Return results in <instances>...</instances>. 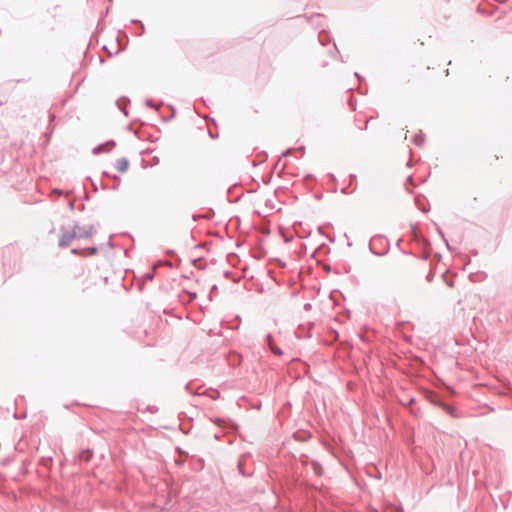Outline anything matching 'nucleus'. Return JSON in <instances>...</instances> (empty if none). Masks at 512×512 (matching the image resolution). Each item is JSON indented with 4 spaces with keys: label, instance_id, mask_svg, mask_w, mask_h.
<instances>
[{
    "label": "nucleus",
    "instance_id": "13d9d810",
    "mask_svg": "<svg viewBox=\"0 0 512 512\" xmlns=\"http://www.w3.org/2000/svg\"><path fill=\"white\" fill-rule=\"evenodd\" d=\"M185 389H186L188 392H190V385H189V384H187V385L185 386Z\"/></svg>",
    "mask_w": 512,
    "mask_h": 512
},
{
    "label": "nucleus",
    "instance_id": "e433bc0d",
    "mask_svg": "<svg viewBox=\"0 0 512 512\" xmlns=\"http://www.w3.org/2000/svg\"><path fill=\"white\" fill-rule=\"evenodd\" d=\"M341 193L345 195L350 194L351 192L349 191V186L343 187L341 189Z\"/></svg>",
    "mask_w": 512,
    "mask_h": 512
},
{
    "label": "nucleus",
    "instance_id": "f03ea898",
    "mask_svg": "<svg viewBox=\"0 0 512 512\" xmlns=\"http://www.w3.org/2000/svg\"><path fill=\"white\" fill-rule=\"evenodd\" d=\"M80 229H81V226L79 225V223H75L73 225V228L71 231H68L64 226H61V228H60L61 236L59 238V243H58L59 247H61V248L68 247L73 239H77L76 238L77 230H80Z\"/></svg>",
    "mask_w": 512,
    "mask_h": 512
},
{
    "label": "nucleus",
    "instance_id": "473e14b6",
    "mask_svg": "<svg viewBox=\"0 0 512 512\" xmlns=\"http://www.w3.org/2000/svg\"><path fill=\"white\" fill-rule=\"evenodd\" d=\"M86 179H87V180H89V181L91 182V185H92V187H93V190H94V191H97V190H98V188H97V186H96L95 182L92 180V178H91L90 176H87V177H86Z\"/></svg>",
    "mask_w": 512,
    "mask_h": 512
},
{
    "label": "nucleus",
    "instance_id": "4be33fe9",
    "mask_svg": "<svg viewBox=\"0 0 512 512\" xmlns=\"http://www.w3.org/2000/svg\"><path fill=\"white\" fill-rule=\"evenodd\" d=\"M265 255H266V251L264 250L263 247L259 246L257 248V250L254 252L253 257L257 260H261L265 257Z\"/></svg>",
    "mask_w": 512,
    "mask_h": 512
},
{
    "label": "nucleus",
    "instance_id": "7ed1b4c3",
    "mask_svg": "<svg viewBox=\"0 0 512 512\" xmlns=\"http://www.w3.org/2000/svg\"><path fill=\"white\" fill-rule=\"evenodd\" d=\"M250 457V453H244L240 455L237 461V470L243 477H250L253 474V469L246 468V462Z\"/></svg>",
    "mask_w": 512,
    "mask_h": 512
},
{
    "label": "nucleus",
    "instance_id": "603ef678",
    "mask_svg": "<svg viewBox=\"0 0 512 512\" xmlns=\"http://www.w3.org/2000/svg\"><path fill=\"white\" fill-rule=\"evenodd\" d=\"M315 197H316L317 200H321L322 199V194H317V195H315Z\"/></svg>",
    "mask_w": 512,
    "mask_h": 512
},
{
    "label": "nucleus",
    "instance_id": "f704fd0d",
    "mask_svg": "<svg viewBox=\"0 0 512 512\" xmlns=\"http://www.w3.org/2000/svg\"><path fill=\"white\" fill-rule=\"evenodd\" d=\"M145 105H146L147 107H150V108H153V107H154V106H153V101H152V99H146V100H145Z\"/></svg>",
    "mask_w": 512,
    "mask_h": 512
},
{
    "label": "nucleus",
    "instance_id": "72a5a7b5",
    "mask_svg": "<svg viewBox=\"0 0 512 512\" xmlns=\"http://www.w3.org/2000/svg\"><path fill=\"white\" fill-rule=\"evenodd\" d=\"M328 177L333 182V184L335 185L336 182H337V179H336L335 175L333 173H329Z\"/></svg>",
    "mask_w": 512,
    "mask_h": 512
},
{
    "label": "nucleus",
    "instance_id": "58836bf2",
    "mask_svg": "<svg viewBox=\"0 0 512 512\" xmlns=\"http://www.w3.org/2000/svg\"><path fill=\"white\" fill-rule=\"evenodd\" d=\"M53 193L56 194L57 196H60V195L63 194V191L61 189H57L56 188V189L53 190Z\"/></svg>",
    "mask_w": 512,
    "mask_h": 512
},
{
    "label": "nucleus",
    "instance_id": "9d476101",
    "mask_svg": "<svg viewBox=\"0 0 512 512\" xmlns=\"http://www.w3.org/2000/svg\"><path fill=\"white\" fill-rule=\"evenodd\" d=\"M426 198L422 195H416L415 196V204L417 208L422 211L423 213H427L429 211V208L425 204Z\"/></svg>",
    "mask_w": 512,
    "mask_h": 512
},
{
    "label": "nucleus",
    "instance_id": "8fccbe9b",
    "mask_svg": "<svg viewBox=\"0 0 512 512\" xmlns=\"http://www.w3.org/2000/svg\"><path fill=\"white\" fill-rule=\"evenodd\" d=\"M102 175H103V176H105V177H110V178H111V176H112V175H110V174H109L108 172H106V171H103Z\"/></svg>",
    "mask_w": 512,
    "mask_h": 512
},
{
    "label": "nucleus",
    "instance_id": "a878e982",
    "mask_svg": "<svg viewBox=\"0 0 512 512\" xmlns=\"http://www.w3.org/2000/svg\"><path fill=\"white\" fill-rule=\"evenodd\" d=\"M217 291H218V286H217L216 284H214V285L211 287V289H210V291H209V294H208V297H209V299H210V300H212V295H213L214 293H216Z\"/></svg>",
    "mask_w": 512,
    "mask_h": 512
},
{
    "label": "nucleus",
    "instance_id": "6e6d98bb",
    "mask_svg": "<svg viewBox=\"0 0 512 512\" xmlns=\"http://www.w3.org/2000/svg\"><path fill=\"white\" fill-rule=\"evenodd\" d=\"M69 207H70L71 210H73L74 209V202H70Z\"/></svg>",
    "mask_w": 512,
    "mask_h": 512
},
{
    "label": "nucleus",
    "instance_id": "09e8293b",
    "mask_svg": "<svg viewBox=\"0 0 512 512\" xmlns=\"http://www.w3.org/2000/svg\"><path fill=\"white\" fill-rule=\"evenodd\" d=\"M317 230L321 235H324L323 228L321 226H319Z\"/></svg>",
    "mask_w": 512,
    "mask_h": 512
},
{
    "label": "nucleus",
    "instance_id": "c9c22d12",
    "mask_svg": "<svg viewBox=\"0 0 512 512\" xmlns=\"http://www.w3.org/2000/svg\"><path fill=\"white\" fill-rule=\"evenodd\" d=\"M223 276L226 278V279H230L232 277V272L231 271H224L223 273Z\"/></svg>",
    "mask_w": 512,
    "mask_h": 512
},
{
    "label": "nucleus",
    "instance_id": "69168bd1",
    "mask_svg": "<svg viewBox=\"0 0 512 512\" xmlns=\"http://www.w3.org/2000/svg\"><path fill=\"white\" fill-rule=\"evenodd\" d=\"M206 219H209L210 218V213H207V215L205 216Z\"/></svg>",
    "mask_w": 512,
    "mask_h": 512
},
{
    "label": "nucleus",
    "instance_id": "c85d7f7f",
    "mask_svg": "<svg viewBox=\"0 0 512 512\" xmlns=\"http://www.w3.org/2000/svg\"><path fill=\"white\" fill-rule=\"evenodd\" d=\"M154 276H155L154 272H148V273H146V274L144 275V278H145L146 280L152 281V280L154 279Z\"/></svg>",
    "mask_w": 512,
    "mask_h": 512
},
{
    "label": "nucleus",
    "instance_id": "c756f323",
    "mask_svg": "<svg viewBox=\"0 0 512 512\" xmlns=\"http://www.w3.org/2000/svg\"><path fill=\"white\" fill-rule=\"evenodd\" d=\"M434 276H435L434 271H430V272L427 274V276H426V280H427V282H432V281H433V279H434Z\"/></svg>",
    "mask_w": 512,
    "mask_h": 512
},
{
    "label": "nucleus",
    "instance_id": "f3484780",
    "mask_svg": "<svg viewBox=\"0 0 512 512\" xmlns=\"http://www.w3.org/2000/svg\"><path fill=\"white\" fill-rule=\"evenodd\" d=\"M311 466H312V470L313 472L317 475V476H321L323 474V467L322 465L316 461V460H312L311 462Z\"/></svg>",
    "mask_w": 512,
    "mask_h": 512
},
{
    "label": "nucleus",
    "instance_id": "2f4dec72",
    "mask_svg": "<svg viewBox=\"0 0 512 512\" xmlns=\"http://www.w3.org/2000/svg\"><path fill=\"white\" fill-rule=\"evenodd\" d=\"M322 268L325 272L330 273L332 271V268L329 264H322Z\"/></svg>",
    "mask_w": 512,
    "mask_h": 512
},
{
    "label": "nucleus",
    "instance_id": "6ab92c4d",
    "mask_svg": "<svg viewBox=\"0 0 512 512\" xmlns=\"http://www.w3.org/2000/svg\"><path fill=\"white\" fill-rule=\"evenodd\" d=\"M122 102H125V103L127 104V103H129L130 101H129V99H128V98H126V97H122V98H120V99H118V100L116 101V104H117V106H118L119 110H120V111H122V112H123V114H124L125 116H127V115H128V110H127V108H126V107H122V106H121V103H122Z\"/></svg>",
    "mask_w": 512,
    "mask_h": 512
},
{
    "label": "nucleus",
    "instance_id": "79ce46f5",
    "mask_svg": "<svg viewBox=\"0 0 512 512\" xmlns=\"http://www.w3.org/2000/svg\"><path fill=\"white\" fill-rule=\"evenodd\" d=\"M201 261H202V258H196V259L192 260V263H193L194 265H197V264H198L199 262H201Z\"/></svg>",
    "mask_w": 512,
    "mask_h": 512
},
{
    "label": "nucleus",
    "instance_id": "6e6552de",
    "mask_svg": "<svg viewBox=\"0 0 512 512\" xmlns=\"http://www.w3.org/2000/svg\"><path fill=\"white\" fill-rule=\"evenodd\" d=\"M293 438L299 442H306L312 438V433L309 430L299 429L293 433Z\"/></svg>",
    "mask_w": 512,
    "mask_h": 512
},
{
    "label": "nucleus",
    "instance_id": "338daca9",
    "mask_svg": "<svg viewBox=\"0 0 512 512\" xmlns=\"http://www.w3.org/2000/svg\"><path fill=\"white\" fill-rule=\"evenodd\" d=\"M206 219H209L210 218V213H207V215L205 216Z\"/></svg>",
    "mask_w": 512,
    "mask_h": 512
},
{
    "label": "nucleus",
    "instance_id": "bb28decb",
    "mask_svg": "<svg viewBox=\"0 0 512 512\" xmlns=\"http://www.w3.org/2000/svg\"><path fill=\"white\" fill-rule=\"evenodd\" d=\"M435 227H436V231H437V233L441 236V238L443 239V241H446V237H445V235H444L443 230H442V229L439 227V225H437L436 223H435Z\"/></svg>",
    "mask_w": 512,
    "mask_h": 512
},
{
    "label": "nucleus",
    "instance_id": "ddd939ff",
    "mask_svg": "<svg viewBox=\"0 0 512 512\" xmlns=\"http://www.w3.org/2000/svg\"><path fill=\"white\" fill-rule=\"evenodd\" d=\"M111 179L114 181V184L111 187H108L106 184L101 183V189H103V190H106V189L117 190L118 187H119L121 178L118 175L114 174V175L111 176Z\"/></svg>",
    "mask_w": 512,
    "mask_h": 512
},
{
    "label": "nucleus",
    "instance_id": "39448f33",
    "mask_svg": "<svg viewBox=\"0 0 512 512\" xmlns=\"http://www.w3.org/2000/svg\"><path fill=\"white\" fill-rule=\"evenodd\" d=\"M93 455H94V453H93L92 449L84 448V449H81L79 451V453L76 455L75 461L78 463H82V462L87 463L92 459Z\"/></svg>",
    "mask_w": 512,
    "mask_h": 512
},
{
    "label": "nucleus",
    "instance_id": "9b49d317",
    "mask_svg": "<svg viewBox=\"0 0 512 512\" xmlns=\"http://www.w3.org/2000/svg\"><path fill=\"white\" fill-rule=\"evenodd\" d=\"M128 168H129V160L126 157H122L117 160L116 169L119 172L124 173L128 170Z\"/></svg>",
    "mask_w": 512,
    "mask_h": 512
},
{
    "label": "nucleus",
    "instance_id": "aec40b11",
    "mask_svg": "<svg viewBox=\"0 0 512 512\" xmlns=\"http://www.w3.org/2000/svg\"><path fill=\"white\" fill-rule=\"evenodd\" d=\"M320 252H323L325 254H329L330 253V247L325 244V243H322L315 252L312 253L311 257L314 258L316 253H320Z\"/></svg>",
    "mask_w": 512,
    "mask_h": 512
},
{
    "label": "nucleus",
    "instance_id": "a19ab883",
    "mask_svg": "<svg viewBox=\"0 0 512 512\" xmlns=\"http://www.w3.org/2000/svg\"><path fill=\"white\" fill-rule=\"evenodd\" d=\"M312 308V305L310 303L304 304V310L308 311Z\"/></svg>",
    "mask_w": 512,
    "mask_h": 512
},
{
    "label": "nucleus",
    "instance_id": "dca6fc26",
    "mask_svg": "<svg viewBox=\"0 0 512 512\" xmlns=\"http://www.w3.org/2000/svg\"><path fill=\"white\" fill-rule=\"evenodd\" d=\"M412 142L414 145L418 147L422 146L425 142V135L422 132L415 134L412 139Z\"/></svg>",
    "mask_w": 512,
    "mask_h": 512
},
{
    "label": "nucleus",
    "instance_id": "cd10ccee",
    "mask_svg": "<svg viewBox=\"0 0 512 512\" xmlns=\"http://www.w3.org/2000/svg\"><path fill=\"white\" fill-rule=\"evenodd\" d=\"M408 185H411L412 187L416 186V184L414 183L413 177L411 175H409L406 180V186L408 187Z\"/></svg>",
    "mask_w": 512,
    "mask_h": 512
},
{
    "label": "nucleus",
    "instance_id": "680f3d73",
    "mask_svg": "<svg viewBox=\"0 0 512 512\" xmlns=\"http://www.w3.org/2000/svg\"><path fill=\"white\" fill-rule=\"evenodd\" d=\"M401 252H402L403 254H406V255H407V254H411V252H407V251H405V250H401Z\"/></svg>",
    "mask_w": 512,
    "mask_h": 512
},
{
    "label": "nucleus",
    "instance_id": "a18cd8bd",
    "mask_svg": "<svg viewBox=\"0 0 512 512\" xmlns=\"http://www.w3.org/2000/svg\"><path fill=\"white\" fill-rule=\"evenodd\" d=\"M329 242L331 243H334L335 242V237L334 236H327Z\"/></svg>",
    "mask_w": 512,
    "mask_h": 512
},
{
    "label": "nucleus",
    "instance_id": "37998d69",
    "mask_svg": "<svg viewBox=\"0 0 512 512\" xmlns=\"http://www.w3.org/2000/svg\"><path fill=\"white\" fill-rule=\"evenodd\" d=\"M349 179H350V183H352L356 179V175L355 174H350L349 175Z\"/></svg>",
    "mask_w": 512,
    "mask_h": 512
},
{
    "label": "nucleus",
    "instance_id": "5701e85b",
    "mask_svg": "<svg viewBox=\"0 0 512 512\" xmlns=\"http://www.w3.org/2000/svg\"><path fill=\"white\" fill-rule=\"evenodd\" d=\"M132 23L140 26L141 31H140L139 35H142L145 31V27H144V24L142 23V21L138 20V19H134V20H132Z\"/></svg>",
    "mask_w": 512,
    "mask_h": 512
},
{
    "label": "nucleus",
    "instance_id": "49530a36",
    "mask_svg": "<svg viewBox=\"0 0 512 512\" xmlns=\"http://www.w3.org/2000/svg\"><path fill=\"white\" fill-rule=\"evenodd\" d=\"M209 136L212 138V139H215L218 137L217 134L214 135V133H212L211 131H209Z\"/></svg>",
    "mask_w": 512,
    "mask_h": 512
},
{
    "label": "nucleus",
    "instance_id": "052dcab7",
    "mask_svg": "<svg viewBox=\"0 0 512 512\" xmlns=\"http://www.w3.org/2000/svg\"><path fill=\"white\" fill-rule=\"evenodd\" d=\"M447 284H448V286L453 287V282L452 281H449V282L447 281Z\"/></svg>",
    "mask_w": 512,
    "mask_h": 512
},
{
    "label": "nucleus",
    "instance_id": "393cba45",
    "mask_svg": "<svg viewBox=\"0 0 512 512\" xmlns=\"http://www.w3.org/2000/svg\"><path fill=\"white\" fill-rule=\"evenodd\" d=\"M265 341L268 346H272L273 336L271 333H267L265 336Z\"/></svg>",
    "mask_w": 512,
    "mask_h": 512
},
{
    "label": "nucleus",
    "instance_id": "b1692460",
    "mask_svg": "<svg viewBox=\"0 0 512 512\" xmlns=\"http://www.w3.org/2000/svg\"><path fill=\"white\" fill-rule=\"evenodd\" d=\"M270 349H271L272 353H273V354H275V355H277V356H281V355H283V351H282V349H281V348H279V347H272V346H271V347H270Z\"/></svg>",
    "mask_w": 512,
    "mask_h": 512
},
{
    "label": "nucleus",
    "instance_id": "423d86ee",
    "mask_svg": "<svg viewBox=\"0 0 512 512\" xmlns=\"http://www.w3.org/2000/svg\"><path fill=\"white\" fill-rule=\"evenodd\" d=\"M309 327L306 329L305 325L301 324L298 326L297 331L295 333L298 339H309L311 338V328L314 326L313 322H309Z\"/></svg>",
    "mask_w": 512,
    "mask_h": 512
},
{
    "label": "nucleus",
    "instance_id": "774afa93",
    "mask_svg": "<svg viewBox=\"0 0 512 512\" xmlns=\"http://www.w3.org/2000/svg\"><path fill=\"white\" fill-rule=\"evenodd\" d=\"M471 253H472V255H474V256H476V255H477V251H472Z\"/></svg>",
    "mask_w": 512,
    "mask_h": 512
},
{
    "label": "nucleus",
    "instance_id": "0eeeda50",
    "mask_svg": "<svg viewBox=\"0 0 512 512\" xmlns=\"http://www.w3.org/2000/svg\"><path fill=\"white\" fill-rule=\"evenodd\" d=\"M213 422L220 427L227 428L232 431H235L238 429V424L230 419L226 420V419H222V418H215L213 420Z\"/></svg>",
    "mask_w": 512,
    "mask_h": 512
},
{
    "label": "nucleus",
    "instance_id": "de8ad7c7",
    "mask_svg": "<svg viewBox=\"0 0 512 512\" xmlns=\"http://www.w3.org/2000/svg\"><path fill=\"white\" fill-rule=\"evenodd\" d=\"M395 512H404V509L400 506V507H396L395 508Z\"/></svg>",
    "mask_w": 512,
    "mask_h": 512
},
{
    "label": "nucleus",
    "instance_id": "f8f14e48",
    "mask_svg": "<svg viewBox=\"0 0 512 512\" xmlns=\"http://www.w3.org/2000/svg\"><path fill=\"white\" fill-rule=\"evenodd\" d=\"M318 40L322 46H326L328 43H330L331 37L329 33L323 29L318 34Z\"/></svg>",
    "mask_w": 512,
    "mask_h": 512
},
{
    "label": "nucleus",
    "instance_id": "4468645a",
    "mask_svg": "<svg viewBox=\"0 0 512 512\" xmlns=\"http://www.w3.org/2000/svg\"><path fill=\"white\" fill-rule=\"evenodd\" d=\"M294 151L300 152V156L302 157L305 154V147L299 146L296 149L288 148L284 152H282L281 157H287V156L291 155Z\"/></svg>",
    "mask_w": 512,
    "mask_h": 512
},
{
    "label": "nucleus",
    "instance_id": "20e7f679",
    "mask_svg": "<svg viewBox=\"0 0 512 512\" xmlns=\"http://www.w3.org/2000/svg\"><path fill=\"white\" fill-rule=\"evenodd\" d=\"M116 146V142L114 140H108L102 144H99L97 146H95L93 149H92V153L94 155H98V154H101L103 152H107V151H110L112 150L114 147Z\"/></svg>",
    "mask_w": 512,
    "mask_h": 512
},
{
    "label": "nucleus",
    "instance_id": "e2e57ef3",
    "mask_svg": "<svg viewBox=\"0 0 512 512\" xmlns=\"http://www.w3.org/2000/svg\"><path fill=\"white\" fill-rule=\"evenodd\" d=\"M108 245L111 246V247L113 246V243H112L111 239L108 241Z\"/></svg>",
    "mask_w": 512,
    "mask_h": 512
},
{
    "label": "nucleus",
    "instance_id": "3c124183",
    "mask_svg": "<svg viewBox=\"0 0 512 512\" xmlns=\"http://www.w3.org/2000/svg\"><path fill=\"white\" fill-rule=\"evenodd\" d=\"M355 77H357L358 79H362L361 75L358 73V72H355L354 73Z\"/></svg>",
    "mask_w": 512,
    "mask_h": 512
},
{
    "label": "nucleus",
    "instance_id": "412c9836",
    "mask_svg": "<svg viewBox=\"0 0 512 512\" xmlns=\"http://www.w3.org/2000/svg\"><path fill=\"white\" fill-rule=\"evenodd\" d=\"M430 402L440 408H442L443 404L445 403V401L438 395H433L430 398Z\"/></svg>",
    "mask_w": 512,
    "mask_h": 512
},
{
    "label": "nucleus",
    "instance_id": "f257e3e1",
    "mask_svg": "<svg viewBox=\"0 0 512 512\" xmlns=\"http://www.w3.org/2000/svg\"><path fill=\"white\" fill-rule=\"evenodd\" d=\"M389 241L385 236L374 235L369 242L370 252L376 256H384L389 251Z\"/></svg>",
    "mask_w": 512,
    "mask_h": 512
},
{
    "label": "nucleus",
    "instance_id": "0e129e2a",
    "mask_svg": "<svg viewBox=\"0 0 512 512\" xmlns=\"http://www.w3.org/2000/svg\"><path fill=\"white\" fill-rule=\"evenodd\" d=\"M199 218V216L194 215L193 220L196 221Z\"/></svg>",
    "mask_w": 512,
    "mask_h": 512
},
{
    "label": "nucleus",
    "instance_id": "864d4df0",
    "mask_svg": "<svg viewBox=\"0 0 512 512\" xmlns=\"http://www.w3.org/2000/svg\"><path fill=\"white\" fill-rule=\"evenodd\" d=\"M255 409H260L261 408V402H259L258 404H256V406H254Z\"/></svg>",
    "mask_w": 512,
    "mask_h": 512
},
{
    "label": "nucleus",
    "instance_id": "bf43d9fd",
    "mask_svg": "<svg viewBox=\"0 0 512 512\" xmlns=\"http://www.w3.org/2000/svg\"><path fill=\"white\" fill-rule=\"evenodd\" d=\"M306 178L314 179V176H313V175H311V174H308V175L306 176Z\"/></svg>",
    "mask_w": 512,
    "mask_h": 512
},
{
    "label": "nucleus",
    "instance_id": "1a4fd4ad",
    "mask_svg": "<svg viewBox=\"0 0 512 512\" xmlns=\"http://www.w3.org/2000/svg\"><path fill=\"white\" fill-rule=\"evenodd\" d=\"M93 230H94L93 225H90L87 228L81 227L80 230H77L76 238L77 239H87V238L91 237Z\"/></svg>",
    "mask_w": 512,
    "mask_h": 512
},
{
    "label": "nucleus",
    "instance_id": "4c0bfd02",
    "mask_svg": "<svg viewBox=\"0 0 512 512\" xmlns=\"http://www.w3.org/2000/svg\"><path fill=\"white\" fill-rule=\"evenodd\" d=\"M186 293H188L191 297L192 300L196 299L197 298V294L195 292H189V291H185Z\"/></svg>",
    "mask_w": 512,
    "mask_h": 512
},
{
    "label": "nucleus",
    "instance_id": "4d7b16f0",
    "mask_svg": "<svg viewBox=\"0 0 512 512\" xmlns=\"http://www.w3.org/2000/svg\"><path fill=\"white\" fill-rule=\"evenodd\" d=\"M401 241H402L401 239H398V240H397V242H396V246H397V247H400V243H401Z\"/></svg>",
    "mask_w": 512,
    "mask_h": 512
},
{
    "label": "nucleus",
    "instance_id": "c03bdc74",
    "mask_svg": "<svg viewBox=\"0 0 512 512\" xmlns=\"http://www.w3.org/2000/svg\"><path fill=\"white\" fill-rule=\"evenodd\" d=\"M444 242H445V245H446L447 249L452 251V247L450 246L448 240L446 239V241H444Z\"/></svg>",
    "mask_w": 512,
    "mask_h": 512
},
{
    "label": "nucleus",
    "instance_id": "2eb2a0df",
    "mask_svg": "<svg viewBox=\"0 0 512 512\" xmlns=\"http://www.w3.org/2000/svg\"><path fill=\"white\" fill-rule=\"evenodd\" d=\"M442 409H443L446 413H448L450 416H452V417H454V418L458 417V415H457V409H456L454 406H452V405H450V404H448V403H446V402H445V403L443 404V406H442Z\"/></svg>",
    "mask_w": 512,
    "mask_h": 512
},
{
    "label": "nucleus",
    "instance_id": "ea45409f",
    "mask_svg": "<svg viewBox=\"0 0 512 512\" xmlns=\"http://www.w3.org/2000/svg\"><path fill=\"white\" fill-rule=\"evenodd\" d=\"M410 227H411V232H412L413 234H416V232H417L416 226H415L414 224H412V223H411V224H410Z\"/></svg>",
    "mask_w": 512,
    "mask_h": 512
},
{
    "label": "nucleus",
    "instance_id": "7c9ffc66",
    "mask_svg": "<svg viewBox=\"0 0 512 512\" xmlns=\"http://www.w3.org/2000/svg\"><path fill=\"white\" fill-rule=\"evenodd\" d=\"M71 253L74 255H82V248H73L71 249Z\"/></svg>",
    "mask_w": 512,
    "mask_h": 512
},
{
    "label": "nucleus",
    "instance_id": "a211bd4d",
    "mask_svg": "<svg viewBox=\"0 0 512 512\" xmlns=\"http://www.w3.org/2000/svg\"><path fill=\"white\" fill-rule=\"evenodd\" d=\"M98 252V248L96 246H90L82 248V256H92Z\"/></svg>",
    "mask_w": 512,
    "mask_h": 512
},
{
    "label": "nucleus",
    "instance_id": "5fc2aeb1",
    "mask_svg": "<svg viewBox=\"0 0 512 512\" xmlns=\"http://www.w3.org/2000/svg\"><path fill=\"white\" fill-rule=\"evenodd\" d=\"M414 401H415V399H414V398H410V400H409V402H408V405L413 404V403H414Z\"/></svg>",
    "mask_w": 512,
    "mask_h": 512
}]
</instances>
